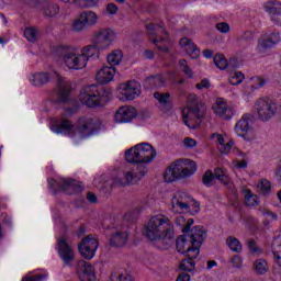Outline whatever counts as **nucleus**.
Returning a JSON list of instances; mask_svg holds the SVG:
<instances>
[{
    "label": "nucleus",
    "mask_w": 281,
    "mask_h": 281,
    "mask_svg": "<svg viewBox=\"0 0 281 281\" xmlns=\"http://www.w3.org/2000/svg\"><path fill=\"white\" fill-rule=\"evenodd\" d=\"M86 198L89 201V203H97L98 201V196H95V194L92 192H88Z\"/></svg>",
    "instance_id": "nucleus-59"
},
{
    "label": "nucleus",
    "mask_w": 281,
    "mask_h": 281,
    "mask_svg": "<svg viewBox=\"0 0 281 281\" xmlns=\"http://www.w3.org/2000/svg\"><path fill=\"white\" fill-rule=\"evenodd\" d=\"M57 252L64 265H66V267H71V262H74V259L76 258V252L74 251L71 245H69V243L67 241V238H58Z\"/></svg>",
    "instance_id": "nucleus-20"
},
{
    "label": "nucleus",
    "mask_w": 281,
    "mask_h": 281,
    "mask_svg": "<svg viewBox=\"0 0 281 281\" xmlns=\"http://www.w3.org/2000/svg\"><path fill=\"white\" fill-rule=\"evenodd\" d=\"M251 122V114H244L235 125L236 135H238V137H243V139H245L246 142H251V139H256V134L254 133Z\"/></svg>",
    "instance_id": "nucleus-15"
},
{
    "label": "nucleus",
    "mask_w": 281,
    "mask_h": 281,
    "mask_svg": "<svg viewBox=\"0 0 281 281\" xmlns=\"http://www.w3.org/2000/svg\"><path fill=\"white\" fill-rule=\"evenodd\" d=\"M128 241V233L126 232H116L112 234L110 238V245L112 247H124Z\"/></svg>",
    "instance_id": "nucleus-29"
},
{
    "label": "nucleus",
    "mask_w": 281,
    "mask_h": 281,
    "mask_svg": "<svg viewBox=\"0 0 281 281\" xmlns=\"http://www.w3.org/2000/svg\"><path fill=\"white\" fill-rule=\"evenodd\" d=\"M77 273L80 281H97L95 268L85 260L77 261Z\"/></svg>",
    "instance_id": "nucleus-23"
},
{
    "label": "nucleus",
    "mask_w": 281,
    "mask_h": 281,
    "mask_svg": "<svg viewBox=\"0 0 281 281\" xmlns=\"http://www.w3.org/2000/svg\"><path fill=\"white\" fill-rule=\"evenodd\" d=\"M233 146H234V142L231 140L227 144L224 143L222 146H218V150L220 153H222V155H229Z\"/></svg>",
    "instance_id": "nucleus-49"
},
{
    "label": "nucleus",
    "mask_w": 281,
    "mask_h": 281,
    "mask_svg": "<svg viewBox=\"0 0 281 281\" xmlns=\"http://www.w3.org/2000/svg\"><path fill=\"white\" fill-rule=\"evenodd\" d=\"M120 9L115 5V3H108L105 11L108 12V14H111L112 16L117 14V11Z\"/></svg>",
    "instance_id": "nucleus-56"
},
{
    "label": "nucleus",
    "mask_w": 281,
    "mask_h": 281,
    "mask_svg": "<svg viewBox=\"0 0 281 281\" xmlns=\"http://www.w3.org/2000/svg\"><path fill=\"white\" fill-rule=\"evenodd\" d=\"M241 192L244 194V201L248 207H256V205H258V195L254 194L251 190L244 188Z\"/></svg>",
    "instance_id": "nucleus-35"
},
{
    "label": "nucleus",
    "mask_w": 281,
    "mask_h": 281,
    "mask_svg": "<svg viewBox=\"0 0 281 281\" xmlns=\"http://www.w3.org/2000/svg\"><path fill=\"white\" fill-rule=\"evenodd\" d=\"M206 233L201 226L193 227L189 233L180 236L176 241L179 254H186L187 258H199L201 245L205 240Z\"/></svg>",
    "instance_id": "nucleus-2"
},
{
    "label": "nucleus",
    "mask_w": 281,
    "mask_h": 281,
    "mask_svg": "<svg viewBox=\"0 0 281 281\" xmlns=\"http://www.w3.org/2000/svg\"><path fill=\"white\" fill-rule=\"evenodd\" d=\"M112 95L113 93L104 87L89 85L80 90L79 102L88 109H98V106H104Z\"/></svg>",
    "instance_id": "nucleus-3"
},
{
    "label": "nucleus",
    "mask_w": 281,
    "mask_h": 281,
    "mask_svg": "<svg viewBox=\"0 0 281 281\" xmlns=\"http://www.w3.org/2000/svg\"><path fill=\"white\" fill-rule=\"evenodd\" d=\"M189 102V105L182 111V120L188 128H199L207 108H205V103L196 101V94H190Z\"/></svg>",
    "instance_id": "nucleus-7"
},
{
    "label": "nucleus",
    "mask_w": 281,
    "mask_h": 281,
    "mask_svg": "<svg viewBox=\"0 0 281 281\" xmlns=\"http://www.w3.org/2000/svg\"><path fill=\"white\" fill-rule=\"evenodd\" d=\"M211 139H214L218 146H223L225 144V137H223L221 134H212Z\"/></svg>",
    "instance_id": "nucleus-57"
},
{
    "label": "nucleus",
    "mask_w": 281,
    "mask_h": 281,
    "mask_svg": "<svg viewBox=\"0 0 281 281\" xmlns=\"http://www.w3.org/2000/svg\"><path fill=\"white\" fill-rule=\"evenodd\" d=\"M252 268L257 276H265L269 271V263L265 259H257Z\"/></svg>",
    "instance_id": "nucleus-36"
},
{
    "label": "nucleus",
    "mask_w": 281,
    "mask_h": 281,
    "mask_svg": "<svg viewBox=\"0 0 281 281\" xmlns=\"http://www.w3.org/2000/svg\"><path fill=\"white\" fill-rule=\"evenodd\" d=\"M148 175V167L133 164L127 170L124 171V179L122 186H135Z\"/></svg>",
    "instance_id": "nucleus-16"
},
{
    "label": "nucleus",
    "mask_w": 281,
    "mask_h": 281,
    "mask_svg": "<svg viewBox=\"0 0 281 281\" xmlns=\"http://www.w3.org/2000/svg\"><path fill=\"white\" fill-rule=\"evenodd\" d=\"M98 49L99 48L95 46V44L88 45L81 48V50L79 52V55L83 59V64H86V66H87V63H89V58H93V56L98 54Z\"/></svg>",
    "instance_id": "nucleus-32"
},
{
    "label": "nucleus",
    "mask_w": 281,
    "mask_h": 281,
    "mask_svg": "<svg viewBox=\"0 0 281 281\" xmlns=\"http://www.w3.org/2000/svg\"><path fill=\"white\" fill-rule=\"evenodd\" d=\"M117 38V33L113 29H100L94 32L92 43L98 47V49H109L113 46Z\"/></svg>",
    "instance_id": "nucleus-12"
},
{
    "label": "nucleus",
    "mask_w": 281,
    "mask_h": 281,
    "mask_svg": "<svg viewBox=\"0 0 281 281\" xmlns=\"http://www.w3.org/2000/svg\"><path fill=\"white\" fill-rule=\"evenodd\" d=\"M203 56L204 58H212V56H214V52H212L211 49H205L203 50Z\"/></svg>",
    "instance_id": "nucleus-64"
},
{
    "label": "nucleus",
    "mask_w": 281,
    "mask_h": 281,
    "mask_svg": "<svg viewBox=\"0 0 281 281\" xmlns=\"http://www.w3.org/2000/svg\"><path fill=\"white\" fill-rule=\"evenodd\" d=\"M22 281H47V274L26 276Z\"/></svg>",
    "instance_id": "nucleus-48"
},
{
    "label": "nucleus",
    "mask_w": 281,
    "mask_h": 281,
    "mask_svg": "<svg viewBox=\"0 0 281 281\" xmlns=\"http://www.w3.org/2000/svg\"><path fill=\"white\" fill-rule=\"evenodd\" d=\"M176 225L178 227H181L183 234H190V232H192V229L190 228L194 225V220L192 218L186 220V217L183 216H178L176 218Z\"/></svg>",
    "instance_id": "nucleus-33"
},
{
    "label": "nucleus",
    "mask_w": 281,
    "mask_h": 281,
    "mask_svg": "<svg viewBox=\"0 0 281 281\" xmlns=\"http://www.w3.org/2000/svg\"><path fill=\"white\" fill-rule=\"evenodd\" d=\"M243 80H245V75H243L240 71L232 72L228 78L229 83L233 86L240 85Z\"/></svg>",
    "instance_id": "nucleus-44"
},
{
    "label": "nucleus",
    "mask_w": 281,
    "mask_h": 281,
    "mask_svg": "<svg viewBox=\"0 0 281 281\" xmlns=\"http://www.w3.org/2000/svg\"><path fill=\"white\" fill-rule=\"evenodd\" d=\"M56 54L59 63H61L63 67H66V69L79 71V69L87 67L85 59L80 55V50L76 46H59Z\"/></svg>",
    "instance_id": "nucleus-8"
},
{
    "label": "nucleus",
    "mask_w": 281,
    "mask_h": 281,
    "mask_svg": "<svg viewBox=\"0 0 281 281\" xmlns=\"http://www.w3.org/2000/svg\"><path fill=\"white\" fill-rule=\"evenodd\" d=\"M171 210L176 212V214L188 212V210H192L198 214L200 209L199 202L194 201L188 193L177 192L171 199Z\"/></svg>",
    "instance_id": "nucleus-9"
},
{
    "label": "nucleus",
    "mask_w": 281,
    "mask_h": 281,
    "mask_svg": "<svg viewBox=\"0 0 281 281\" xmlns=\"http://www.w3.org/2000/svg\"><path fill=\"white\" fill-rule=\"evenodd\" d=\"M231 265H233L236 269H240L243 267V257L235 255L231 258Z\"/></svg>",
    "instance_id": "nucleus-51"
},
{
    "label": "nucleus",
    "mask_w": 281,
    "mask_h": 281,
    "mask_svg": "<svg viewBox=\"0 0 281 281\" xmlns=\"http://www.w3.org/2000/svg\"><path fill=\"white\" fill-rule=\"evenodd\" d=\"M144 234L157 249H170L175 243V224L170 217L157 214L145 224Z\"/></svg>",
    "instance_id": "nucleus-1"
},
{
    "label": "nucleus",
    "mask_w": 281,
    "mask_h": 281,
    "mask_svg": "<svg viewBox=\"0 0 281 281\" xmlns=\"http://www.w3.org/2000/svg\"><path fill=\"white\" fill-rule=\"evenodd\" d=\"M213 112L222 120H232L234 111L227 105V101L223 98H217L213 104Z\"/></svg>",
    "instance_id": "nucleus-25"
},
{
    "label": "nucleus",
    "mask_w": 281,
    "mask_h": 281,
    "mask_svg": "<svg viewBox=\"0 0 281 281\" xmlns=\"http://www.w3.org/2000/svg\"><path fill=\"white\" fill-rule=\"evenodd\" d=\"M76 136L78 135L81 139L85 137H91L95 133V124L93 119L81 116L75 123Z\"/></svg>",
    "instance_id": "nucleus-21"
},
{
    "label": "nucleus",
    "mask_w": 281,
    "mask_h": 281,
    "mask_svg": "<svg viewBox=\"0 0 281 281\" xmlns=\"http://www.w3.org/2000/svg\"><path fill=\"white\" fill-rule=\"evenodd\" d=\"M42 12L44 16L54 18L57 16V14L60 12V7L56 3L50 2H44L42 4Z\"/></svg>",
    "instance_id": "nucleus-31"
},
{
    "label": "nucleus",
    "mask_w": 281,
    "mask_h": 281,
    "mask_svg": "<svg viewBox=\"0 0 281 281\" xmlns=\"http://www.w3.org/2000/svg\"><path fill=\"white\" fill-rule=\"evenodd\" d=\"M122 58H124V53L121 49H114L106 56V60L111 67H117L122 63Z\"/></svg>",
    "instance_id": "nucleus-34"
},
{
    "label": "nucleus",
    "mask_w": 281,
    "mask_h": 281,
    "mask_svg": "<svg viewBox=\"0 0 281 281\" xmlns=\"http://www.w3.org/2000/svg\"><path fill=\"white\" fill-rule=\"evenodd\" d=\"M137 117V110L131 105H124L117 109L114 120L117 124H126L133 122Z\"/></svg>",
    "instance_id": "nucleus-24"
},
{
    "label": "nucleus",
    "mask_w": 281,
    "mask_h": 281,
    "mask_svg": "<svg viewBox=\"0 0 281 281\" xmlns=\"http://www.w3.org/2000/svg\"><path fill=\"white\" fill-rule=\"evenodd\" d=\"M281 41V35L279 32H270L261 35L257 44L258 54H267L269 49H273L274 45H278Z\"/></svg>",
    "instance_id": "nucleus-19"
},
{
    "label": "nucleus",
    "mask_w": 281,
    "mask_h": 281,
    "mask_svg": "<svg viewBox=\"0 0 281 281\" xmlns=\"http://www.w3.org/2000/svg\"><path fill=\"white\" fill-rule=\"evenodd\" d=\"M48 184L53 188V192H67L68 194H76L80 192L82 187L78 181L70 178H60L59 180L49 179Z\"/></svg>",
    "instance_id": "nucleus-13"
},
{
    "label": "nucleus",
    "mask_w": 281,
    "mask_h": 281,
    "mask_svg": "<svg viewBox=\"0 0 281 281\" xmlns=\"http://www.w3.org/2000/svg\"><path fill=\"white\" fill-rule=\"evenodd\" d=\"M239 38L240 41H245V43H251V41H254V33L251 31H246Z\"/></svg>",
    "instance_id": "nucleus-54"
},
{
    "label": "nucleus",
    "mask_w": 281,
    "mask_h": 281,
    "mask_svg": "<svg viewBox=\"0 0 281 281\" xmlns=\"http://www.w3.org/2000/svg\"><path fill=\"white\" fill-rule=\"evenodd\" d=\"M257 190L263 194V196L271 194V182L267 179H261L257 184Z\"/></svg>",
    "instance_id": "nucleus-38"
},
{
    "label": "nucleus",
    "mask_w": 281,
    "mask_h": 281,
    "mask_svg": "<svg viewBox=\"0 0 281 281\" xmlns=\"http://www.w3.org/2000/svg\"><path fill=\"white\" fill-rule=\"evenodd\" d=\"M267 85V80L262 77H251L250 78V89L256 91V89H260Z\"/></svg>",
    "instance_id": "nucleus-39"
},
{
    "label": "nucleus",
    "mask_w": 281,
    "mask_h": 281,
    "mask_svg": "<svg viewBox=\"0 0 281 281\" xmlns=\"http://www.w3.org/2000/svg\"><path fill=\"white\" fill-rule=\"evenodd\" d=\"M155 100L159 102L161 106H166L170 102V92L161 93V92H155L154 93Z\"/></svg>",
    "instance_id": "nucleus-40"
},
{
    "label": "nucleus",
    "mask_w": 281,
    "mask_h": 281,
    "mask_svg": "<svg viewBox=\"0 0 281 281\" xmlns=\"http://www.w3.org/2000/svg\"><path fill=\"white\" fill-rule=\"evenodd\" d=\"M146 30L149 31L148 34H155V38H151V42L156 45L157 49L168 54V52H170V38L166 29L161 25L151 23L146 25Z\"/></svg>",
    "instance_id": "nucleus-11"
},
{
    "label": "nucleus",
    "mask_w": 281,
    "mask_h": 281,
    "mask_svg": "<svg viewBox=\"0 0 281 281\" xmlns=\"http://www.w3.org/2000/svg\"><path fill=\"white\" fill-rule=\"evenodd\" d=\"M53 133L60 135H67L68 137H76V124L67 117H63L61 121L52 127Z\"/></svg>",
    "instance_id": "nucleus-26"
},
{
    "label": "nucleus",
    "mask_w": 281,
    "mask_h": 281,
    "mask_svg": "<svg viewBox=\"0 0 281 281\" xmlns=\"http://www.w3.org/2000/svg\"><path fill=\"white\" fill-rule=\"evenodd\" d=\"M236 168H247V160L243 159L240 161L236 160L235 161Z\"/></svg>",
    "instance_id": "nucleus-61"
},
{
    "label": "nucleus",
    "mask_w": 281,
    "mask_h": 281,
    "mask_svg": "<svg viewBox=\"0 0 281 281\" xmlns=\"http://www.w3.org/2000/svg\"><path fill=\"white\" fill-rule=\"evenodd\" d=\"M116 92L119 94V100L122 102H128L131 100H135V98H139L142 89L139 82L131 80L119 85Z\"/></svg>",
    "instance_id": "nucleus-14"
},
{
    "label": "nucleus",
    "mask_w": 281,
    "mask_h": 281,
    "mask_svg": "<svg viewBox=\"0 0 281 281\" xmlns=\"http://www.w3.org/2000/svg\"><path fill=\"white\" fill-rule=\"evenodd\" d=\"M179 69H180V71H183V74H184V76H187V78H194V72L192 71L190 66H188V61L186 59H181L179 61Z\"/></svg>",
    "instance_id": "nucleus-42"
},
{
    "label": "nucleus",
    "mask_w": 281,
    "mask_h": 281,
    "mask_svg": "<svg viewBox=\"0 0 281 281\" xmlns=\"http://www.w3.org/2000/svg\"><path fill=\"white\" fill-rule=\"evenodd\" d=\"M156 157L155 147L148 143H139L125 151V159L128 164L143 166L144 168H148V164H153Z\"/></svg>",
    "instance_id": "nucleus-5"
},
{
    "label": "nucleus",
    "mask_w": 281,
    "mask_h": 281,
    "mask_svg": "<svg viewBox=\"0 0 281 281\" xmlns=\"http://www.w3.org/2000/svg\"><path fill=\"white\" fill-rule=\"evenodd\" d=\"M226 245L231 251H234L235 254H240V251H243V244L234 236L227 237Z\"/></svg>",
    "instance_id": "nucleus-37"
},
{
    "label": "nucleus",
    "mask_w": 281,
    "mask_h": 281,
    "mask_svg": "<svg viewBox=\"0 0 281 281\" xmlns=\"http://www.w3.org/2000/svg\"><path fill=\"white\" fill-rule=\"evenodd\" d=\"M180 47L187 52L188 56L190 58L196 59L199 56H201V49H199L198 46L192 42V40L188 37H182L180 40Z\"/></svg>",
    "instance_id": "nucleus-28"
},
{
    "label": "nucleus",
    "mask_w": 281,
    "mask_h": 281,
    "mask_svg": "<svg viewBox=\"0 0 281 281\" xmlns=\"http://www.w3.org/2000/svg\"><path fill=\"white\" fill-rule=\"evenodd\" d=\"M233 153L235 155H237V157H241V159H245V157H246L245 153H243L240 149H238L236 147L233 148Z\"/></svg>",
    "instance_id": "nucleus-63"
},
{
    "label": "nucleus",
    "mask_w": 281,
    "mask_h": 281,
    "mask_svg": "<svg viewBox=\"0 0 281 281\" xmlns=\"http://www.w3.org/2000/svg\"><path fill=\"white\" fill-rule=\"evenodd\" d=\"M263 10L271 16H281V2L268 1L263 4Z\"/></svg>",
    "instance_id": "nucleus-30"
},
{
    "label": "nucleus",
    "mask_w": 281,
    "mask_h": 281,
    "mask_svg": "<svg viewBox=\"0 0 281 281\" xmlns=\"http://www.w3.org/2000/svg\"><path fill=\"white\" fill-rule=\"evenodd\" d=\"M193 260H194V258H189V259L182 260V262L180 263L181 271H189V272L194 271L196 263H194Z\"/></svg>",
    "instance_id": "nucleus-41"
},
{
    "label": "nucleus",
    "mask_w": 281,
    "mask_h": 281,
    "mask_svg": "<svg viewBox=\"0 0 281 281\" xmlns=\"http://www.w3.org/2000/svg\"><path fill=\"white\" fill-rule=\"evenodd\" d=\"M144 57L147 58L148 60H150V59L155 58V53L153 50H145Z\"/></svg>",
    "instance_id": "nucleus-62"
},
{
    "label": "nucleus",
    "mask_w": 281,
    "mask_h": 281,
    "mask_svg": "<svg viewBox=\"0 0 281 281\" xmlns=\"http://www.w3.org/2000/svg\"><path fill=\"white\" fill-rule=\"evenodd\" d=\"M248 249L251 251V254H261L260 248L256 245V240L249 239L248 240Z\"/></svg>",
    "instance_id": "nucleus-52"
},
{
    "label": "nucleus",
    "mask_w": 281,
    "mask_h": 281,
    "mask_svg": "<svg viewBox=\"0 0 281 281\" xmlns=\"http://www.w3.org/2000/svg\"><path fill=\"white\" fill-rule=\"evenodd\" d=\"M98 13L93 11H85L81 12L72 23L74 32H82L87 30V27H93V25L98 24Z\"/></svg>",
    "instance_id": "nucleus-18"
},
{
    "label": "nucleus",
    "mask_w": 281,
    "mask_h": 281,
    "mask_svg": "<svg viewBox=\"0 0 281 281\" xmlns=\"http://www.w3.org/2000/svg\"><path fill=\"white\" fill-rule=\"evenodd\" d=\"M215 179L221 181V183H224V186L229 183V176L225 175V171L221 168H215L214 172H212V170H206L202 177V183L206 188H212Z\"/></svg>",
    "instance_id": "nucleus-22"
},
{
    "label": "nucleus",
    "mask_w": 281,
    "mask_h": 281,
    "mask_svg": "<svg viewBox=\"0 0 281 281\" xmlns=\"http://www.w3.org/2000/svg\"><path fill=\"white\" fill-rule=\"evenodd\" d=\"M78 247L82 258H86V260H93L95 251H98V248L100 247V241H98V238L89 235L81 239Z\"/></svg>",
    "instance_id": "nucleus-17"
},
{
    "label": "nucleus",
    "mask_w": 281,
    "mask_h": 281,
    "mask_svg": "<svg viewBox=\"0 0 281 281\" xmlns=\"http://www.w3.org/2000/svg\"><path fill=\"white\" fill-rule=\"evenodd\" d=\"M52 78L57 81L58 98L60 102H67L69 100V93H71V82L60 77L56 71L50 72H37L30 77L31 85L34 87H42V85H47Z\"/></svg>",
    "instance_id": "nucleus-4"
},
{
    "label": "nucleus",
    "mask_w": 281,
    "mask_h": 281,
    "mask_svg": "<svg viewBox=\"0 0 281 281\" xmlns=\"http://www.w3.org/2000/svg\"><path fill=\"white\" fill-rule=\"evenodd\" d=\"M214 65L218 68V69H227V59H225V56L221 55V54H216L214 56Z\"/></svg>",
    "instance_id": "nucleus-45"
},
{
    "label": "nucleus",
    "mask_w": 281,
    "mask_h": 281,
    "mask_svg": "<svg viewBox=\"0 0 281 281\" xmlns=\"http://www.w3.org/2000/svg\"><path fill=\"white\" fill-rule=\"evenodd\" d=\"M196 173V162L190 159H179L171 164L164 175L166 183H172L177 179H188Z\"/></svg>",
    "instance_id": "nucleus-6"
},
{
    "label": "nucleus",
    "mask_w": 281,
    "mask_h": 281,
    "mask_svg": "<svg viewBox=\"0 0 281 281\" xmlns=\"http://www.w3.org/2000/svg\"><path fill=\"white\" fill-rule=\"evenodd\" d=\"M255 113L260 122H269L278 113V103L269 98H260L255 103Z\"/></svg>",
    "instance_id": "nucleus-10"
},
{
    "label": "nucleus",
    "mask_w": 281,
    "mask_h": 281,
    "mask_svg": "<svg viewBox=\"0 0 281 281\" xmlns=\"http://www.w3.org/2000/svg\"><path fill=\"white\" fill-rule=\"evenodd\" d=\"M149 82H153L155 87H164V85H166V76L157 75L155 77H150Z\"/></svg>",
    "instance_id": "nucleus-47"
},
{
    "label": "nucleus",
    "mask_w": 281,
    "mask_h": 281,
    "mask_svg": "<svg viewBox=\"0 0 281 281\" xmlns=\"http://www.w3.org/2000/svg\"><path fill=\"white\" fill-rule=\"evenodd\" d=\"M216 30L222 34H227V32H229V24L226 22H220L216 24Z\"/></svg>",
    "instance_id": "nucleus-53"
},
{
    "label": "nucleus",
    "mask_w": 281,
    "mask_h": 281,
    "mask_svg": "<svg viewBox=\"0 0 281 281\" xmlns=\"http://www.w3.org/2000/svg\"><path fill=\"white\" fill-rule=\"evenodd\" d=\"M190 274L182 272L178 276L176 281H190Z\"/></svg>",
    "instance_id": "nucleus-60"
},
{
    "label": "nucleus",
    "mask_w": 281,
    "mask_h": 281,
    "mask_svg": "<svg viewBox=\"0 0 281 281\" xmlns=\"http://www.w3.org/2000/svg\"><path fill=\"white\" fill-rule=\"evenodd\" d=\"M195 87L201 90V89H210V80L203 79L200 83H196Z\"/></svg>",
    "instance_id": "nucleus-58"
},
{
    "label": "nucleus",
    "mask_w": 281,
    "mask_h": 281,
    "mask_svg": "<svg viewBox=\"0 0 281 281\" xmlns=\"http://www.w3.org/2000/svg\"><path fill=\"white\" fill-rule=\"evenodd\" d=\"M110 280L111 281H133V277L127 272H124V273L113 272L110 276Z\"/></svg>",
    "instance_id": "nucleus-43"
},
{
    "label": "nucleus",
    "mask_w": 281,
    "mask_h": 281,
    "mask_svg": "<svg viewBox=\"0 0 281 281\" xmlns=\"http://www.w3.org/2000/svg\"><path fill=\"white\" fill-rule=\"evenodd\" d=\"M183 146L189 149L196 148V146H199V143L194 138L187 137L183 139Z\"/></svg>",
    "instance_id": "nucleus-50"
},
{
    "label": "nucleus",
    "mask_w": 281,
    "mask_h": 281,
    "mask_svg": "<svg viewBox=\"0 0 281 281\" xmlns=\"http://www.w3.org/2000/svg\"><path fill=\"white\" fill-rule=\"evenodd\" d=\"M262 216H268L270 221H278V214L271 212L270 210L263 209L261 211Z\"/></svg>",
    "instance_id": "nucleus-55"
},
{
    "label": "nucleus",
    "mask_w": 281,
    "mask_h": 281,
    "mask_svg": "<svg viewBox=\"0 0 281 281\" xmlns=\"http://www.w3.org/2000/svg\"><path fill=\"white\" fill-rule=\"evenodd\" d=\"M115 67L103 66L95 75V80L99 85H109V82H113L115 78Z\"/></svg>",
    "instance_id": "nucleus-27"
},
{
    "label": "nucleus",
    "mask_w": 281,
    "mask_h": 281,
    "mask_svg": "<svg viewBox=\"0 0 281 281\" xmlns=\"http://www.w3.org/2000/svg\"><path fill=\"white\" fill-rule=\"evenodd\" d=\"M38 32L34 27H26L24 30V36L30 43H36Z\"/></svg>",
    "instance_id": "nucleus-46"
}]
</instances>
